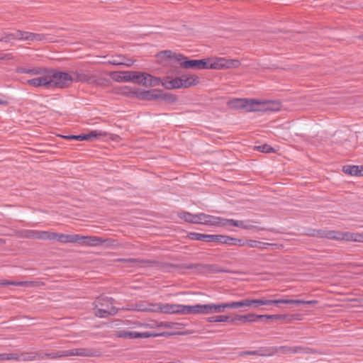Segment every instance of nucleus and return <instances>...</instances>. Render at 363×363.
<instances>
[{
    "mask_svg": "<svg viewBox=\"0 0 363 363\" xmlns=\"http://www.w3.org/2000/svg\"><path fill=\"white\" fill-rule=\"evenodd\" d=\"M7 104H8V102L6 101L0 99V105H7Z\"/></svg>",
    "mask_w": 363,
    "mask_h": 363,
    "instance_id": "63",
    "label": "nucleus"
},
{
    "mask_svg": "<svg viewBox=\"0 0 363 363\" xmlns=\"http://www.w3.org/2000/svg\"><path fill=\"white\" fill-rule=\"evenodd\" d=\"M360 236V235L351 233L349 232L343 233L340 231H335V230H319V238H328L330 240H359L357 237Z\"/></svg>",
    "mask_w": 363,
    "mask_h": 363,
    "instance_id": "6",
    "label": "nucleus"
},
{
    "mask_svg": "<svg viewBox=\"0 0 363 363\" xmlns=\"http://www.w3.org/2000/svg\"><path fill=\"white\" fill-rule=\"evenodd\" d=\"M182 82V88H189L196 85L199 82V78L196 75H182L180 77Z\"/></svg>",
    "mask_w": 363,
    "mask_h": 363,
    "instance_id": "26",
    "label": "nucleus"
},
{
    "mask_svg": "<svg viewBox=\"0 0 363 363\" xmlns=\"http://www.w3.org/2000/svg\"><path fill=\"white\" fill-rule=\"evenodd\" d=\"M260 104V102L255 99H234L228 102V105L233 109H244L247 111H257L259 108L255 105Z\"/></svg>",
    "mask_w": 363,
    "mask_h": 363,
    "instance_id": "8",
    "label": "nucleus"
},
{
    "mask_svg": "<svg viewBox=\"0 0 363 363\" xmlns=\"http://www.w3.org/2000/svg\"><path fill=\"white\" fill-rule=\"evenodd\" d=\"M255 322L258 320H260L262 321H264V322H267V320L266 319V315H256L255 314Z\"/></svg>",
    "mask_w": 363,
    "mask_h": 363,
    "instance_id": "56",
    "label": "nucleus"
},
{
    "mask_svg": "<svg viewBox=\"0 0 363 363\" xmlns=\"http://www.w3.org/2000/svg\"><path fill=\"white\" fill-rule=\"evenodd\" d=\"M38 230H26L23 232V235L26 238L37 239Z\"/></svg>",
    "mask_w": 363,
    "mask_h": 363,
    "instance_id": "43",
    "label": "nucleus"
},
{
    "mask_svg": "<svg viewBox=\"0 0 363 363\" xmlns=\"http://www.w3.org/2000/svg\"><path fill=\"white\" fill-rule=\"evenodd\" d=\"M79 236L80 235L77 234H71V235H65L62 233H57L56 240H57L60 242L62 243H74L79 242Z\"/></svg>",
    "mask_w": 363,
    "mask_h": 363,
    "instance_id": "25",
    "label": "nucleus"
},
{
    "mask_svg": "<svg viewBox=\"0 0 363 363\" xmlns=\"http://www.w3.org/2000/svg\"><path fill=\"white\" fill-rule=\"evenodd\" d=\"M212 58L202 60H188L182 62L181 66L186 69H211Z\"/></svg>",
    "mask_w": 363,
    "mask_h": 363,
    "instance_id": "12",
    "label": "nucleus"
},
{
    "mask_svg": "<svg viewBox=\"0 0 363 363\" xmlns=\"http://www.w3.org/2000/svg\"><path fill=\"white\" fill-rule=\"evenodd\" d=\"M123 64L121 65H124L125 67H131L133 65L135 60L133 59L127 58L126 57L123 55Z\"/></svg>",
    "mask_w": 363,
    "mask_h": 363,
    "instance_id": "50",
    "label": "nucleus"
},
{
    "mask_svg": "<svg viewBox=\"0 0 363 363\" xmlns=\"http://www.w3.org/2000/svg\"><path fill=\"white\" fill-rule=\"evenodd\" d=\"M187 237L192 240H201L208 242H216L222 243L223 235H207L199 233H189Z\"/></svg>",
    "mask_w": 363,
    "mask_h": 363,
    "instance_id": "19",
    "label": "nucleus"
},
{
    "mask_svg": "<svg viewBox=\"0 0 363 363\" xmlns=\"http://www.w3.org/2000/svg\"><path fill=\"white\" fill-rule=\"evenodd\" d=\"M72 74L74 76L75 82L87 83L89 84L101 86H108L111 83L108 78L103 77L89 71H72Z\"/></svg>",
    "mask_w": 363,
    "mask_h": 363,
    "instance_id": "2",
    "label": "nucleus"
},
{
    "mask_svg": "<svg viewBox=\"0 0 363 363\" xmlns=\"http://www.w3.org/2000/svg\"><path fill=\"white\" fill-rule=\"evenodd\" d=\"M115 241L111 239H103L97 236H79V242L84 243L89 246L94 247L101 245H104L106 247L113 245Z\"/></svg>",
    "mask_w": 363,
    "mask_h": 363,
    "instance_id": "13",
    "label": "nucleus"
},
{
    "mask_svg": "<svg viewBox=\"0 0 363 363\" xmlns=\"http://www.w3.org/2000/svg\"><path fill=\"white\" fill-rule=\"evenodd\" d=\"M255 313H249L247 315H237L235 318L230 319V322L236 323L237 321H240L241 323L245 322H255Z\"/></svg>",
    "mask_w": 363,
    "mask_h": 363,
    "instance_id": "34",
    "label": "nucleus"
},
{
    "mask_svg": "<svg viewBox=\"0 0 363 363\" xmlns=\"http://www.w3.org/2000/svg\"><path fill=\"white\" fill-rule=\"evenodd\" d=\"M3 244H5V240L0 238V245H3Z\"/></svg>",
    "mask_w": 363,
    "mask_h": 363,
    "instance_id": "64",
    "label": "nucleus"
},
{
    "mask_svg": "<svg viewBox=\"0 0 363 363\" xmlns=\"http://www.w3.org/2000/svg\"><path fill=\"white\" fill-rule=\"evenodd\" d=\"M222 243L230 245L244 246L245 245L246 240L244 241L239 238H232L228 235H223Z\"/></svg>",
    "mask_w": 363,
    "mask_h": 363,
    "instance_id": "32",
    "label": "nucleus"
},
{
    "mask_svg": "<svg viewBox=\"0 0 363 363\" xmlns=\"http://www.w3.org/2000/svg\"><path fill=\"white\" fill-rule=\"evenodd\" d=\"M107 133L102 130H92L88 134H82V135H69L63 136L65 139L67 140H75L78 141H82V140H90L93 141L95 139L103 138L106 136Z\"/></svg>",
    "mask_w": 363,
    "mask_h": 363,
    "instance_id": "15",
    "label": "nucleus"
},
{
    "mask_svg": "<svg viewBox=\"0 0 363 363\" xmlns=\"http://www.w3.org/2000/svg\"><path fill=\"white\" fill-rule=\"evenodd\" d=\"M97 351L93 349L77 348L69 350H62L52 352L51 355L53 359L68 356H80V357H96Z\"/></svg>",
    "mask_w": 363,
    "mask_h": 363,
    "instance_id": "7",
    "label": "nucleus"
},
{
    "mask_svg": "<svg viewBox=\"0 0 363 363\" xmlns=\"http://www.w3.org/2000/svg\"><path fill=\"white\" fill-rule=\"evenodd\" d=\"M265 104L266 107L264 109L267 111H277L281 108V104L278 101H270Z\"/></svg>",
    "mask_w": 363,
    "mask_h": 363,
    "instance_id": "39",
    "label": "nucleus"
},
{
    "mask_svg": "<svg viewBox=\"0 0 363 363\" xmlns=\"http://www.w3.org/2000/svg\"><path fill=\"white\" fill-rule=\"evenodd\" d=\"M0 285H13L18 286L24 287H35L38 286V282L32 281H12L7 280H2L0 282Z\"/></svg>",
    "mask_w": 363,
    "mask_h": 363,
    "instance_id": "28",
    "label": "nucleus"
},
{
    "mask_svg": "<svg viewBox=\"0 0 363 363\" xmlns=\"http://www.w3.org/2000/svg\"><path fill=\"white\" fill-rule=\"evenodd\" d=\"M248 352H249V350L242 351V352H240L239 356L242 357L245 355H249Z\"/></svg>",
    "mask_w": 363,
    "mask_h": 363,
    "instance_id": "61",
    "label": "nucleus"
},
{
    "mask_svg": "<svg viewBox=\"0 0 363 363\" xmlns=\"http://www.w3.org/2000/svg\"><path fill=\"white\" fill-rule=\"evenodd\" d=\"M51 78V88L64 89L74 82V76L71 73L61 72L55 69H49Z\"/></svg>",
    "mask_w": 363,
    "mask_h": 363,
    "instance_id": "3",
    "label": "nucleus"
},
{
    "mask_svg": "<svg viewBox=\"0 0 363 363\" xmlns=\"http://www.w3.org/2000/svg\"><path fill=\"white\" fill-rule=\"evenodd\" d=\"M10 41L8 33H4L2 36H1V42L8 43Z\"/></svg>",
    "mask_w": 363,
    "mask_h": 363,
    "instance_id": "57",
    "label": "nucleus"
},
{
    "mask_svg": "<svg viewBox=\"0 0 363 363\" xmlns=\"http://www.w3.org/2000/svg\"><path fill=\"white\" fill-rule=\"evenodd\" d=\"M45 68L41 67H33L30 68H26L23 67H18L16 69V72L28 74L30 76H38V74H44V69Z\"/></svg>",
    "mask_w": 363,
    "mask_h": 363,
    "instance_id": "23",
    "label": "nucleus"
},
{
    "mask_svg": "<svg viewBox=\"0 0 363 363\" xmlns=\"http://www.w3.org/2000/svg\"><path fill=\"white\" fill-rule=\"evenodd\" d=\"M287 315H279V314H276V315H266V319L268 320H285L286 318Z\"/></svg>",
    "mask_w": 363,
    "mask_h": 363,
    "instance_id": "47",
    "label": "nucleus"
},
{
    "mask_svg": "<svg viewBox=\"0 0 363 363\" xmlns=\"http://www.w3.org/2000/svg\"><path fill=\"white\" fill-rule=\"evenodd\" d=\"M199 224L213 225V226H225L230 225V219L223 218L218 216H213L201 213Z\"/></svg>",
    "mask_w": 363,
    "mask_h": 363,
    "instance_id": "14",
    "label": "nucleus"
},
{
    "mask_svg": "<svg viewBox=\"0 0 363 363\" xmlns=\"http://www.w3.org/2000/svg\"><path fill=\"white\" fill-rule=\"evenodd\" d=\"M138 84L143 85L144 86H156L160 84L161 80L158 77H155L146 72H139Z\"/></svg>",
    "mask_w": 363,
    "mask_h": 363,
    "instance_id": "18",
    "label": "nucleus"
},
{
    "mask_svg": "<svg viewBox=\"0 0 363 363\" xmlns=\"http://www.w3.org/2000/svg\"><path fill=\"white\" fill-rule=\"evenodd\" d=\"M8 35H9V38L10 40H18V30H16L13 33H8Z\"/></svg>",
    "mask_w": 363,
    "mask_h": 363,
    "instance_id": "55",
    "label": "nucleus"
},
{
    "mask_svg": "<svg viewBox=\"0 0 363 363\" xmlns=\"http://www.w3.org/2000/svg\"><path fill=\"white\" fill-rule=\"evenodd\" d=\"M249 355L262 356L263 354L259 352V350H249Z\"/></svg>",
    "mask_w": 363,
    "mask_h": 363,
    "instance_id": "59",
    "label": "nucleus"
},
{
    "mask_svg": "<svg viewBox=\"0 0 363 363\" xmlns=\"http://www.w3.org/2000/svg\"><path fill=\"white\" fill-rule=\"evenodd\" d=\"M243 307H250L252 308V299L247 298L242 300Z\"/></svg>",
    "mask_w": 363,
    "mask_h": 363,
    "instance_id": "53",
    "label": "nucleus"
},
{
    "mask_svg": "<svg viewBox=\"0 0 363 363\" xmlns=\"http://www.w3.org/2000/svg\"><path fill=\"white\" fill-rule=\"evenodd\" d=\"M245 245H247L250 247H252V248L256 247V248H259V249H267L268 246H272V245H274V244L262 242L253 240H247Z\"/></svg>",
    "mask_w": 363,
    "mask_h": 363,
    "instance_id": "33",
    "label": "nucleus"
},
{
    "mask_svg": "<svg viewBox=\"0 0 363 363\" xmlns=\"http://www.w3.org/2000/svg\"><path fill=\"white\" fill-rule=\"evenodd\" d=\"M211 313H220L225 311L227 307V303H222L218 304L211 303Z\"/></svg>",
    "mask_w": 363,
    "mask_h": 363,
    "instance_id": "37",
    "label": "nucleus"
},
{
    "mask_svg": "<svg viewBox=\"0 0 363 363\" xmlns=\"http://www.w3.org/2000/svg\"><path fill=\"white\" fill-rule=\"evenodd\" d=\"M278 350H281L285 354H289L300 352L303 350V348L301 347L281 346L278 348Z\"/></svg>",
    "mask_w": 363,
    "mask_h": 363,
    "instance_id": "38",
    "label": "nucleus"
},
{
    "mask_svg": "<svg viewBox=\"0 0 363 363\" xmlns=\"http://www.w3.org/2000/svg\"><path fill=\"white\" fill-rule=\"evenodd\" d=\"M13 58V55L11 53H0L1 60H9Z\"/></svg>",
    "mask_w": 363,
    "mask_h": 363,
    "instance_id": "51",
    "label": "nucleus"
},
{
    "mask_svg": "<svg viewBox=\"0 0 363 363\" xmlns=\"http://www.w3.org/2000/svg\"><path fill=\"white\" fill-rule=\"evenodd\" d=\"M179 314H198V304L194 306H185L180 304Z\"/></svg>",
    "mask_w": 363,
    "mask_h": 363,
    "instance_id": "35",
    "label": "nucleus"
},
{
    "mask_svg": "<svg viewBox=\"0 0 363 363\" xmlns=\"http://www.w3.org/2000/svg\"><path fill=\"white\" fill-rule=\"evenodd\" d=\"M241 65L238 60L226 59L224 57L212 58L211 69H221L237 68Z\"/></svg>",
    "mask_w": 363,
    "mask_h": 363,
    "instance_id": "11",
    "label": "nucleus"
},
{
    "mask_svg": "<svg viewBox=\"0 0 363 363\" xmlns=\"http://www.w3.org/2000/svg\"><path fill=\"white\" fill-rule=\"evenodd\" d=\"M52 354V352H20L19 353V359L18 361L21 362H29L33 361L36 359H53L51 356Z\"/></svg>",
    "mask_w": 363,
    "mask_h": 363,
    "instance_id": "17",
    "label": "nucleus"
},
{
    "mask_svg": "<svg viewBox=\"0 0 363 363\" xmlns=\"http://www.w3.org/2000/svg\"><path fill=\"white\" fill-rule=\"evenodd\" d=\"M146 91H140L139 89L135 90L130 92V95L136 97L140 100H146Z\"/></svg>",
    "mask_w": 363,
    "mask_h": 363,
    "instance_id": "44",
    "label": "nucleus"
},
{
    "mask_svg": "<svg viewBox=\"0 0 363 363\" xmlns=\"http://www.w3.org/2000/svg\"><path fill=\"white\" fill-rule=\"evenodd\" d=\"M229 320L230 317L228 315H216L207 318V321L209 323L227 322Z\"/></svg>",
    "mask_w": 363,
    "mask_h": 363,
    "instance_id": "41",
    "label": "nucleus"
},
{
    "mask_svg": "<svg viewBox=\"0 0 363 363\" xmlns=\"http://www.w3.org/2000/svg\"><path fill=\"white\" fill-rule=\"evenodd\" d=\"M155 313H179L180 304L155 303Z\"/></svg>",
    "mask_w": 363,
    "mask_h": 363,
    "instance_id": "22",
    "label": "nucleus"
},
{
    "mask_svg": "<svg viewBox=\"0 0 363 363\" xmlns=\"http://www.w3.org/2000/svg\"><path fill=\"white\" fill-rule=\"evenodd\" d=\"M153 306H155V303H149L146 301H140L135 303H131L127 309L140 312L155 313Z\"/></svg>",
    "mask_w": 363,
    "mask_h": 363,
    "instance_id": "21",
    "label": "nucleus"
},
{
    "mask_svg": "<svg viewBox=\"0 0 363 363\" xmlns=\"http://www.w3.org/2000/svg\"><path fill=\"white\" fill-rule=\"evenodd\" d=\"M6 360L5 353L0 354V362Z\"/></svg>",
    "mask_w": 363,
    "mask_h": 363,
    "instance_id": "62",
    "label": "nucleus"
},
{
    "mask_svg": "<svg viewBox=\"0 0 363 363\" xmlns=\"http://www.w3.org/2000/svg\"><path fill=\"white\" fill-rule=\"evenodd\" d=\"M19 353L18 352H13V353H5L6 360H16L19 359Z\"/></svg>",
    "mask_w": 363,
    "mask_h": 363,
    "instance_id": "49",
    "label": "nucleus"
},
{
    "mask_svg": "<svg viewBox=\"0 0 363 363\" xmlns=\"http://www.w3.org/2000/svg\"><path fill=\"white\" fill-rule=\"evenodd\" d=\"M255 149L259 150V152L266 153L275 152L274 149L267 144L256 146Z\"/></svg>",
    "mask_w": 363,
    "mask_h": 363,
    "instance_id": "45",
    "label": "nucleus"
},
{
    "mask_svg": "<svg viewBox=\"0 0 363 363\" xmlns=\"http://www.w3.org/2000/svg\"><path fill=\"white\" fill-rule=\"evenodd\" d=\"M174 57L178 61L180 62V64L182 63V62H184V60H188L187 57H185L184 55H182V54H178V55H175L174 56Z\"/></svg>",
    "mask_w": 363,
    "mask_h": 363,
    "instance_id": "54",
    "label": "nucleus"
},
{
    "mask_svg": "<svg viewBox=\"0 0 363 363\" xmlns=\"http://www.w3.org/2000/svg\"><path fill=\"white\" fill-rule=\"evenodd\" d=\"M201 213L198 214H192L189 212H181L179 213V217L183 220H184L186 222L191 223H200L201 220Z\"/></svg>",
    "mask_w": 363,
    "mask_h": 363,
    "instance_id": "27",
    "label": "nucleus"
},
{
    "mask_svg": "<svg viewBox=\"0 0 363 363\" xmlns=\"http://www.w3.org/2000/svg\"><path fill=\"white\" fill-rule=\"evenodd\" d=\"M139 72L136 71H122L110 72L111 77L117 82H133L137 84L138 81Z\"/></svg>",
    "mask_w": 363,
    "mask_h": 363,
    "instance_id": "10",
    "label": "nucleus"
},
{
    "mask_svg": "<svg viewBox=\"0 0 363 363\" xmlns=\"http://www.w3.org/2000/svg\"><path fill=\"white\" fill-rule=\"evenodd\" d=\"M123 55H119L108 60V63L113 65H121L123 64Z\"/></svg>",
    "mask_w": 363,
    "mask_h": 363,
    "instance_id": "46",
    "label": "nucleus"
},
{
    "mask_svg": "<svg viewBox=\"0 0 363 363\" xmlns=\"http://www.w3.org/2000/svg\"><path fill=\"white\" fill-rule=\"evenodd\" d=\"M228 308H238L243 307L242 300L227 303Z\"/></svg>",
    "mask_w": 363,
    "mask_h": 363,
    "instance_id": "48",
    "label": "nucleus"
},
{
    "mask_svg": "<svg viewBox=\"0 0 363 363\" xmlns=\"http://www.w3.org/2000/svg\"><path fill=\"white\" fill-rule=\"evenodd\" d=\"M306 301L301 300H294V299H269L265 297H262L261 298L252 299V308L257 309L259 308L262 306H272V305H278L279 303H286V304H294L299 306L301 304L306 303Z\"/></svg>",
    "mask_w": 363,
    "mask_h": 363,
    "instance_id": "5",
    "label": "nucleus"
},
{
    "mask_svg": "<svg viewBox=\"0 0 363 363\" xmlns=\"http://www.w3.org/2000/svg\"><path fill=\"white\" fill-rule=\"evenodd\" d=\"M116 262H122L123 267H130L138 264L143 267L156 266L161 268L167 269L169 267L182 268V269H194L199 272H209V273H228L229 270L224 269L220 267L218 264H179L176 265L172 263H160L155 260L150 259H139L135 258L128 259H118Z\"/></svg>",
    "mask_w": 363,
    "mask_h": 363,
    "instance_id": "1",
    "label": "nucleus"
},
{
    "mask_svg": "<svg viewBox=\"0 0 363 363\" xmlns=\"http://www.w3.org/2000/svg\"><path fill=\"white\" fill-rule=\"evenodd\" d=\"M57 233H50L48 231H39L38 234V238L40 240H55Z\"/></svg>",
    "mask_w": 363,
    "mask_h": 363,
    "instance_id": "36",
    "label": "nucleus"
},
{
    "mask_svg": "<svg viewBox=\"0 0 363 363\" xmlns=\"http://www.w3.org/2000/svg\"><path fill=\"white\" fill-rule=\"evenodd\" d=\"M161 54H163L167 58H171L172 57L171 50H164L161 52Z\"/></svg>",
    "mask_w": 363,
    "mask_h": 363,
    "instance_id": "58",
    "label": "nucleus"
},
{
    "mask_svg": "<svg viewBox=\"0 0 363 363\" xmlns=\"http://www.w3.org/2000/svg\"><path fill=\"white\" fill-rule=\"evenodd\" d=\"M146 100L162 99L170 102H174L177 97L169 94H164L162 91L159 89L148 90L146 91Z\"/></svg>",
    "mask_w": 363,
    "mask_h": 363,
    "instance_id": "20",
    "label": "nucleus"
},
{
    "mask_svg": "<svg viewBox=\"0 0 363 363\" xmlns=\"http://www.w3.org/2000/svg\"><path fill=\"white\" fill-rule=\"evenodd\" d=\"M95 315L100 318H106L108 315H113L116 313V308L112 306L108 298H98L95 302Z\"/></svg>",
    "mask_w": 363,
    "mask_h": 363,
    "instance_id": "4",
    "label": "nucleus"
},
{
    "mask_svg": "<svg viewBox=\"0 0 363 363\" xmlns=\"http://www.w3.org/2000/svg\"><path fill=\"white\" fill-rule=\"evenodd\" d=\"M138 325L140 326H143V327H145V328H153V326L152 325H150V324H144V323H139Z\"/></svg>",
    "mask_w": 363,
    "mask_h": 363,
    "instance_id": "60",
    "label": "nucleus"
},
{
    "mask_svg": "<svg viewBox=\"0 0 363 363\" xmlns=\"http://www.w3.org/2000/svg\"><path fill=\"white\" fill-rule=\"evenodd\" d=\"M229 222L230 225L238 227L245 230L253 231H259L264 230V228L259 227L257 225L259 223L258 222L252 220H236L230 219Z\"/></svg>",
    "mask_w": 363,
    "mask_h": 363,
    "instance_id": "16",
    "label": "nucleus"
},
{
    "mask_svg": "<svg viewBox=\"0 0 363 363\" xmlns=\"http://www.w3.org/2000/svg\"><path fill=\"white\" fill-rule=\"evenodd\" d=\"M44 74H38L36 77L38 84L40 87L51 88V78L49 73V69H44Z\"/></svg>",
    "mask_w": 363,
    "mask_h": 363,
    "instance_id": "24",
    "label": "nucleus"
},
{
    "mask_svg": "<svg viewBox=\"0 0 363 363\" xmlns=\"http://www.w3.org/2000/svg\"><path fill=\"white\" fill-rule=\"evenodd\" d=\"M198 314H211V303L208 304H198Z\"/></svg>",
    "mask_w": 363,
    "mask_h": 363,
    "instance_id": "40",
    "label": "nucleus"
},
{
    "mask_svg": "<svg viewBox=\"0 0 363 363\" xmlns=\"http://www.w3.org/2000/svg\"><path fill=\"white\" fill-rule=\"evenodd\" d=\"M342 171L347 174L351 176H361L363 177L362 166L356 165H345L342 167Z\"/></svg>",
    "mask_w": 363,
    "mask_h": 363,
    "instance_id": "29",
    "label": "nucleus"
},
{
    "mask_svg": "<svg viewBox=\"0 0 363 363\" xmlns=\"http://www.w3.org/2000/svg\"><path fill=\"white\" fill-rule=\"evenodd\" d=\"M31 33H30V32L22 31V30H18V40L30 41Z\"/></svg>",
    "mask_w": 363,
    "mask_h": 363,
    "instance_id": "42",
    "label": "nucleus"
},
{
    "mask_svg": "<svg viewBox=\"0 0 363 363\" xmlns=\"http://www.w3.org/2000/svg\"><path fill=\"white\" fill-rule=\"evenodd\" d=\"M30 41H45V42H55V38L51 34H42V33H31Z\"/></svg>",
    "mask_w": 363,
    "mask_h": 363,
    "instance_id": "31",
    "label": "nucleus"
},
{
    "mask_svg": "<svg viewBox=\"0 0 363 363\" xmlns=\"http://www.w3.org/2000/svg\"><path fill=\"white\" fill-rule=\"evenodd\" d=\"M26 83L29 86H33V87H40L38 86V83L36 77L33 78V79H31L27 80Z\"/></svg>",
    "mask_w": 363,
    "mask_h": 363,
    "instance_id": "52",
    "label": "nucleus"
},
{
    "mask_svg": "<svg viewBox=\"0 0 363 363\" xmlns=\"http://www.w3.org/2000/svg\"><path fill=\"white\" fill-rule=\"evenodd\" d=\"M180 77H176L172 79H166L162 84L167 89L182 88V82Z\"/></svg>",
    "mask_w": 363,
    "mask_h": 363,
    "instance_id": "30",
    "label": "nucleus"
},
{
    "mask_svg": "<svg viewBox=\"0 0 363 363\" xmlns=\"http://www.w3.org/2000/svg\"><path fill=\"white\" fill-rule=\"evenodd\" d=\"M167 333H152V332H136V331H128V330H120L116 333V336L118 337L122 338H128V339H136V338H148V337H155L159 336H164Z\"/></svg>",
    "mask_w": 363,
    "mask_h": 363,
    "instance_id": "9",
    "label": "nucleus"
}]
</instances>
